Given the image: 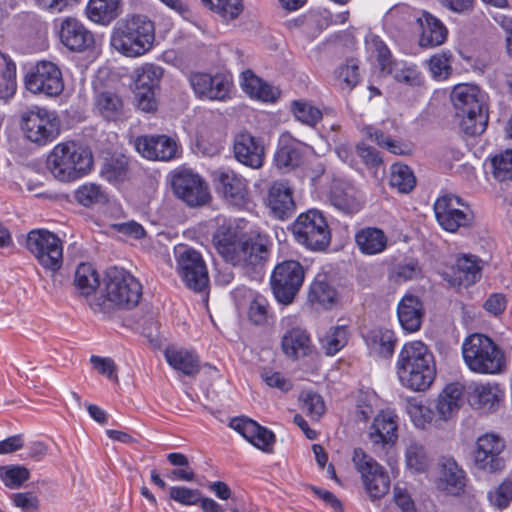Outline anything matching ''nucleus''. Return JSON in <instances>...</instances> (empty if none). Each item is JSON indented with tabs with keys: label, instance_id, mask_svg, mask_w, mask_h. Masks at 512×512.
Wrapping results in <instances>:
<instances>
[{
	"label": "nucleus",
	"instance_id": "obj_62",
	"mask_svg": "<svg viewBox=\"0 0 512 512\" xmlns=\"http://www.w3.org/2000/svg\"><path fill=\"white\" fill-rule=\"evenodd\" d=\"M261 378L269 387L279 389L281 392H288L293 387L292 382L277 371L264 369Z\"/></svg>",
	"mask_w": 512,
	"mask_h": 512
},
{
	"label": "nucleus",
	"instance_id": "obj_34",
	"mask_svg": "<svg viewBox=\"0 0 512 512\" xmlns=\"http://www.w3.org/2000/svg\"><path fill=\"white\" fill-rule=\"evenodd\" d=\"M469 405L477 410L490 412L499 402L496 388L489 384L471 383L465 387V392Z\"/></svg>",
	"mask_w": 512,
	"mask_h": 512
},
{
	"label": "nucleus",
	"instance_id": "obj_32",
	"mask_svg": "<svg viewBox=\"0 0 512 512\" xmlns=\"http://www.w3.org/2000/svg\"><path fill=\"white\" fill-rule=\"evenodd\" d=\"M387 54H389V51L386 47L379 50V63L382 66V70H387L394 80L399 83L410 87L422 85V74L415 65L407 66L403 63L390 64L386 57Z\"/></svg>",
	"mask_w": 512,
	"mask_h": 512
},
{
	"label": "nucleus",
	"instance_id": "obj_53",
	"mask_svg": "<svg viewBox=\"0 0 512 512\" xmlns=\"http://www.w3.org/2000/svg\"><path fill=\"white\" fill-rule=\"evenodd\" d=\"M408 413L414 425L418 428L424 429L427 425H434L436 427L441 425L440 420H438L436 411L434 412L432 409L425 405L410 404L408 407Z\"/></svg>",
	"mask_w": 512,
	"mask_h": 512
},
{
	"label": "nucleus",
	"instance_id": "obj_13",
	"mask_svg": "<svg viewBox=\"0 0 512 512\" xmlns=\"http://www.w3.org/2000/svg\"><path fill=\"white\" fill-rule=\"evenodd\" d=\"M24 84L31 93L43 94L48 97H56L64 89L62 72L51 61H39L25 75Z\"/></svg>",
	"mask_w": 512,
	"mask_h": 512
},
{
	"label": "nucleus",
	"instance_id": "obj_54",
	"mask_svg": "<svg viewBox=\"0 0 512 512\" xmlns=\"http://www.w3.org/2000/svg\"><path fill=\"white\" fill-rule=\"evenodd\" d=\"M487 498L493 507L499 510L507 508L512 501V480L504 479L498 486L488 491Z\"/></svg>",
	"mask_w": 512,
	"mask_h": 512
},
{
	"label": "nucleus",
	"instance_id": "obj_25",
	"mask_svg": "<svg viewBox=\"0 0 512 512\" xmlns=\"http://www.w3.org/2000/svg\"><path fill=\"white\" fill-rule=\"evenodd\" d=\"M467 482L466 472L451 457L442 458L437 489L449 495L458 496L464 492Z\"/></svg>",
	"mask_w": 512,
	"mask_h": 512
},
{
	"label": "nucleus",
	"instance_id": "obj_46",
	"mask_svg": "<svg viewBox=\"0 0 512 512\" xmlns=\"http://www.w3.org/2000/svg\"><path fill=\"white\" fill-rule=\"evenodd\" d=\"M163 69L155 64L146 63L137 69L135 90H155L158 88Z\"/></svg>",
	"mask_w": 512,
	"mask_h": 512
},
{
	"label": "nucleus",
	"instance_id": "obj_23",
	"mask_svg": "<svg viewBox=\"0 0 512 512\" xmlns=\"http://www.w3.org/2000/svg\"><path fill=\"white\" fill-rule=\"evenodd\" d=\"M306 145L295 139L289 132H284L278 140L274 162L278 169L285 172L295 169L302 163Z\"/></svg>",
	"mask_w": 512,
	"mask_h": 512
},
{
	"label": "nucleus",
	"instance_id": "obj_55",
	"mask_svg": "<svg viewBox=\"0 0 512 512\" xmlns=\"http://www.w3.org/2000/svg\"><path fill=\"white\" fill-rule=\"evenodd\" d=\"M348 342V331L345 326H337L330 330V332L322 340L323 349L329 356L335 355Z\"/></svg>",
	"mask_w": 512,
	"mask_h": 512
},
{
	"label": "nucleus",
	"instance_id": "obj_31",
	"mask_svg": "<svg viewBox=\"0 0 512 512\" xmlns=\"http://www.w3.org/2000/svg\"><path fill=\"white\" fill-rule=\"evenodd\" d=\"M397 315L402 328L416 332L421 328L424 307L421 300L414 295H405L397 308Z\"/></svg>",
	"mask_w": 512,
	"mask_h": 512
},
{
	"label": "nucleus",
	"instance_id": "obj_16",
	"mask_svg": "<svg viewBox=\"0 0 512 512\" xmlns=\"http://www.w3.org/2000/svg\"><path fill=\"white\" fill-rule=\"evenodd\" d=\"M55 29L60 43L71 52L83 53L95 48L94 33L76 17L59 19Z\"/></svg>",
	"mask_w": 512,
	"mask_h": 512
},
{
	"label": "nucleus",
	"instance_id": "obj_42",
	"mask_svg": "<svg viewBox=\"0 0 512 512\" xmlns=\"http://www.w3.org/2000/svg\"><path fill=\"white\" fill-rule=\"evenodd\" d=\"M0 99L11 98L17 88L16 84V64L6 54L0 52Z\"/></svg>",
	"mask_w": 512,
	"mask_h": 512
},
{
	"label": "nucleus",
	"instance_id": "obj_11",
	"mask_svg": "<svg viewBox=\"0 0 512 512\" xmlns=\"http://www.w3.org/2000/svg\"><path fill=\"white\" fill-rule=\"evenodd\" d=\"M304 278V268L296 260H285L276 265L271 275V287L278 302L290 304L299 292Z\"/></svg>",
	"mask_w": 512,
	"mask_h": 512
},
{
	"label": "nucleus",
	"instance_id": "obj_33",
	"mask_svg": "<svg viewBox=\"0 0 512 512\" xmlns=\"http://www.w3.org/2000/svg\"><path fill=\"white\" fill-rule=\"evenodd\" d=\"M95 111L107 121H120L125 117V104L120 95L113 91H102L94 99Z\"/></svg>",
	"mask_w": 512,
	"mask_h": 512
},
{
	"label": "nucleus",
	"instance_id": "obj_58",
	"mask_svg": "<svg viewBox=\"0 0 512 512\" xmlns=\"http://www.w3.org/2000/svg\"><path fill=\"white\" fill-rule=\"evenodd\" d=\"M301 399L303 402V411H305L312 419H319L325 412V404L319 394L311 391L305 392L302 394Z\"/></svg>",
	"mask_w": 512,
	"mask_h": 512
},
{
	"label": "nucleus",
	"instance_id": "obj_40",
	"mask_svg": "<svg viewBox=\"0 0 512 512\" xmlns=\"http://www.w3.org/2000/svg\"><path fill=\"white\" fill-rule=\"evenodd\" d=\"M242 87L243 90L251 97L259 99L264 102L274 101L278 97V90L264 82L261 78L256 76L251 70H246L242 73Z\"/></svg>",
	"mask_w": 512,
	"mask_h": 512
},
{
	"label": "nucleus",
	"instance_id": "obj_7",
	"mask_svg": "<svg viewBox=\"0 0 512 512\" xmlns=\"http://www.w3.org/2000/svg\"><path fill=\"white\" fill-rule=\"evenodd\" d=\"M292 234L301 246L314 252L325 251L331 243V230L323 213L310 209L292 224Z\"/></svg>",
	"mask_w": 512,
	"mask_h": 512
},
{
	"label": "nucleus",
	"instance_id": "obj_28",
	"mask_svg": "<svg viewBox=\"0 0 512 512\" xmlns=\"http://www.w3.org/2000/svg\"><path fill=\"white\" fill-rule=\"evenodd\" d=\"M478 257L462 255L457 258L452 276L448 279L452 286L469 287L481 279L482 267Z\"/></svg>",
	"mask_w": 512,
	"mask_h": 512
},
{
	"label": "nucleus",
	"instance_id": "obj_38",
	"mask_svg": "<svg viewBox=\"0 0 512 512\" xmlns=\"http://www.w3.org/2000/svg\"><path fill=\"white\" fill-rule=\"evenodd\" d=\"M355 241L359 250L366 255L381 253L387 246V237L385 233L376 227L360 229L355 234Z\"/></svg>",
	"mask_w": 512,
	"mask_h": 512
},
{
	"label": "nucleus",
	"instance_id": "obj_30",
	"mask_svg": "<svg viewBox=\"0 0 512 512\" xmlns=\"http://www.w3.org/2000/svg\"><path fill=\"white\" fill-rule=\"evenodd\" d=\"M283 353L293 360L312 353L313 345L309 334L300 327L287 330L281 339Z\"/></svg>",
	"mask_w": 512,
	"mask_h": 512
},
{
	"label": "nucleus",
	"instance_id": "obj_1",
	"mask_svg": "<svg viewBox=\"0 0 512 512\" xmlns=\"http://www.w3.org/2000/svg\"><path fill=\"white\" fill-rule=\"evenodd\" d=\"M213 244L227 263L247 273L260 272L270 256L269 240L260 233L238 234L221 227L213 236Z\"/></svg>",
	"mask_w": 512,
	"mask_h": 512
},
{
	"label": "nucleus",
	"instance_id": "obj_44",
	"mask_svg": "<svg viewBox=\"0 0 512 512\" xmlns=\"http://www.w3.org/2000/svg\"><path fill=\"white\" fill-rule=\"evenodd\" d=\"M390 186L400 193H409L416 186V177L411 168L402 163H395L390 168Z\"/></svg>",
	"mask_w": 512,
	"mask_h": 512
},
{
	"label": "nucleus",
	"instance_id": "obj_64",
	"mask_svg": "<svg viewBox=\"0 0 512 512\" xmlns=\"http://www.w3.org/2000/svg\"><path fill=\"white\" fill-rule=\"evenodd\" d=\"M12 501L23 512L37 511L39 508V499L31 492L15 493L12 495Z\"/></svg>",
	"mask_w": 512,
	"mask_h": 512
},
{
	"label": "nucleus",
	"instance_id": "obj_6",
	"mask_svg": "<svg viewBox=\"0 0 512 512\" xmlns=\"http://www.w3.org/2000/svg\"><path fill=\"white\" fill-rule=\"evenodd\" d=\"M462 354L470 370L482 374H495L504 367V355L491 338L472 334L462 344Z\"/></svg>",
	"mask_w": 512,
	"mask_h": 512
},
{
	"label": "nucleus",
	"instance_id": "obj_3",
	"mask_svg": "<svg viewBox=\"0 0 512 512\" xmlns=\"http://www.w3.org/2000/svg\"><path fill=\"white\" fill-rule=\"evenodd\" d=\"M155 26L146 15L131 14L119 19L114 25L111 47L126 57H139L153 46Z\"/></svg>",
	"mask_w": 512,
	"mask_h": 512
},
{
	"label": "nucleus",
	"instance_id": "obj_15",
	"mask_svg": "<svg viewBox=\"0 0 512 512\" xmlns=\"http://www.w3.org/2000/svg\"><path fill=\"white\" fill-rule=\"evenodd\" d=\"M353 463L361 474L365 488L373 499L386 495L390 488V478L384 468L361 448H356Z\"/></svg>",
	"mask_w": 512,
	"mask_h": 512
},
{
	"label": "nucleus",
	"instance_id": "obj_63",
	"mask_svg": "<svg viewBox=\"0 0 512 512\" xmlns=\"http://www.w3.org/2000/svg\"><path fill=\"white\" fill-rule=\"evenodd\" d=\"M90 362L92 366L102 375L106 376L108 379L118 382V376L116 373V364L109 357H100L93 355L90 358Z\"/></svg>",
	"mask_w": 512,
	"mask_h": 512
},
{
	"label": "nucleus",
	"instance_id": "obj_24",
	"mask_svg": "<svg viewBox=\"0 0 512 512\" xmlns=\"http://www.w3.org/2000/svg\"><path fill=\"white\" fill-rule=\"evenodd\" d=\"M267 206L274 217L284 220L290 218L296 204L293 198V190L286 181H275L268 190Z\"/></svg>",
	"mask_w": 512,
	"mask_h": 512
},
{
	"label": "nucleus",
	"instance_id": "obj_57",
	"mask_svg": "<svg viewBox=\"0 0 512 512\" xmlns=\"http://www.w3.org/2000/svg\"><path fill=\"white\" fill-rule=\"evenodd\" d=\"M406 464L417 472L423 471L427 466L425 448L417 441H410L405 452Z\"/></svg>",
	"mask_w": 512,
	"mask_h": 512
},
{
	"label": "nucleus",
	"instance_id": "obj_56",
	"mask_svg": "<svg viewBox=\"0 0 512 512\" xmlns=\"http://www.w3.org/2000/svg\"><path fill=\"white\" fill-rule=\"evenodd\" d=\"M492 174L500 182L512 180V150L494 156L491 159Z\"/></svg>",
	"mask_w": 512,
	"mask_h": 512
},
{
	"label": "nucleus",
	"instance_id": "obj_12",
	"mask_svg": "<svg viewBox=\"0 0 512 512\" xmlns=\"http://www.w3.org/2000/svg\"><path fill=\"white\" fill-rule=\"evenodd\" d=\"M22 130L31 142L45 145L60 133V123L54 113L33 107L22 114Z\"/></svg>",
	"mask_w": 512,
	"mask_h": 512
},
{
	"label": "nucleus",
	"instance_id": "obj_21",
	"mask_svg": "<svg viewBox=\"0 0 512 512\" xmlns=\"http://www.w3.org/2000/svg\"><path fill=\"white\" fill-rule=\"evenodd\" d=\"M190 85L199 98L224 100L230 89L229 81L222 75L194 72L189 76Z\"/></svg>",
	"mask_w": 512,
	"mask_h": 512
},
{
	"label": "nucleus",
	"instance_id": "obj_39",
	"mask_svg": "<svg viewBox=\"0 0 512 512\" xmlns=\"http://www.w3.org/2000/svg\"><path fill=\"white\" fill-rule=\"evenodd\" d=\"M165 358L170 366L187 376H195L200 370L199 359L192 351L168 347Z\"/></svg>",
	"mask_w": 512,
	"mask_h": 512
},
{
	"label": "nucleus",
	"instance_id": "obj_41",
	"mask_svg": "<svg viewBox=\"0 0 512 512\" xmlns=\"http://www.w3.org/2000/svg\"><path fill=\"white\" fill-rule=\"evenodd\" d=\"M309 300L325 309H330L337 303L338 293L325 276H318L310 286Z\"/></svg>",
	"mask_w": 512,
	"mask_h": 512
},
{
	"label": "nucleus",
	"instance_id": "obj_49",
	"mask_svg": "<svg viewBox=\"0 0 512 512\" xmlns=\"http://www.w3.org/2000/svg\"><path fill=\"white\" fill-rule=\"evenodd\" d=\"M291 111L298 121L309 126H315L322 119V112L304 100L292 101Z\"/></svg>",
	"mask_w": 512,
	"mask_h": 512
},
{
	"label": "nucleus",
	"instance_id": "obj_45",
	"mask_svg": "<svg viewBox=\"0 0 512 512\" xmlns=\"http://www.w3.org/2000/svg\"><path fill=\"white\" fill-rule=\"evenodd\" d=\"M128 172V160L125 156L106 158L101 166L100 175L109 182H122Z\"/></svg>",
	"mask_w": 512,
	"mask_h": 512
},
{
	"label": "nucleus",
	"instance_id": "obj_18",
	"mask_svg": "<svg viewBox=\"0 0 512 512\" xmlns=\"http://www.w3.org/2000/svg\"><path fill=\"white\" fill-rule=\"evenodd\" d=\"M172 188L175 195L190 207L205 205L210 198L205 181L188 169L173 174Z\"/></svg>",
	"mask_w": 512,
	"mask_h": 512
},
{
	"label": "nucleus",
	"instance_id": "obj_22",
	"mask_svg": "<svg viewBox=\"0 0 512 512\" xmlns=\"http://www.w3.org/2000/svg\"><path fill=\"white\" fill-rule=\"evenodd\" d=\"M229 426L255 447L265 452L271 451L275 442V435L272 431L260 426L257 422L242 416L233 418Z\"/></svg>",
	"mask_w": 512,
	"mask_h": 512
},
{
	"label": "nucleus",
	"instance_id": "obj_26",
	"mask_svg": "<svg viewBox=\"0 0 512 512\" xmlns=\"http://www.w3.org/2000/svg\"><path fill=\"white\" fill-rule=\"evenodd\" d=\"M465 387L459 383L454 382L445 386L439 394L435 411L440 423L452 420L459 412L463 403Z\"/></svg>",
	"mask_w": 512,
	"mask_h": 512
},
{
	"label": "nucleus",
	"instance_id": "obj_60",
	"mask_svg": "<svg viewBox=\"0 0 512 512\" xmlns=\"http://www.w3.org/2000/svg\"><path fill=\"white\" fill-rule=\"evenodd\" d=\"M450 54L442 53L430 58L429 66L433 76L437 79H446L450 72Z\"/></svg>",
	"mask_w": 512,
	"mask_h": 512
},
{
	"label": "nucleus",
	"instance_id": "obj_35",
	"mask_svg": "<svg viewBox=\"0 0 512 512\" xmlns=\"http://www.w3.org/2000/svg\"><path fill=\"white\" fill-rule=\"evenodd\" d=\"M422 28L420 45L423 47H436L443 44L447 38L448 30L445 25L428 12H423L419 18Z\"/></svg>",
	"mask_w": 512,
	"mask_h": 512
},
{
	"label": "nucleus",
	"instance_id": "obj_37",
	"mask_svg": "<svg viewBox=\"0 0 512 512\" xmlns=\"http://www.w3.org/2000/svg\"><path fill=\"white\" fill-rule=\"evenodd\" d=\"M121 13V0H89L86 16L100 25H109Z\"/></svg>",
	"mask_w": 512,
	"mask_h": 512
},
{
	"label": "nucleus",
	"instance_id": "obj_29",
	"mask_svg": "<svg viewBox=\"0 0 512 512\" xmlns=\"http://www.w3.org/2000/svg\"><path fill=\"white\" fill-rule=\"evenodd\" d=\"M218 189L226 200L233 205H243L245 203L248 191L246 180L227 169L220 171L217 175Z\"/></svg>",
	"mask_w": 512,
	"mask_h": 512
},
{
	"label": "nucleus",
	"instance_id": "obj_19",
	"mask_svg": "<svg viewBox=\"0 0 512 512\" xmlns=\"http://www.w3.org/2000/svg\"><path fill=\"white\" fill-rule=\"evenodd\" d=\"M136 150L149 160L169 161L177 157V143L166 135H143L135 139Z\"/></svg>",
	"mask_w": 512,
	"mask_h": 512
},
{
	"label": "nucleus",
	"instance_id": "obj_20",
	"mask_svg": "<svg viewBox=\"0 0 512 512\" xmlns=\"http://www.w3.org/2000/svg\"><path fill=\"white\" fill-rule=\"evenodd\" d=\"M233 152L236 160L241 164L259 169L263 166L265 148L262 141L248 132L235 135Z\"/></svg>",
	"mask_w": 512,
	"mask_h": 512
},
{
	"label": "nucleus",
	"instance_id": "obj_61",
	"mask_svg": "<svg viewBox=\"0 0 512 512\" xmlns=\"http://www.w3.org/2000/svg\"><path fill=\"white\" fill-rule=\"evenodd\" d=\"M267 302L262 297L254 298L248 309V319L255 325H263L267 322Z\"/></svg>",
	"mask_w": 512,
	"mask_h": 512
},
{
	"label": "nucleus",
	"instance_id": "obj_59",
	"mask_svg": "<svg viewBox=\"0 0 512 512\" xmlns=\"http://www.w3.org/2000/svg\"><path fill=\"white\" fill-rule=\"evenodd\" d=\"M169 496L172 500L182 505H196L198 504L201 492L197 489H191L185 486H173L170 488Z\"/></svg>",
	"mask_w": 512,
	"mask_h": 512
},
{
	"label": "nucleus",
	"instance_id": "obj_50",
	"mask_svg": "<svg viewBox=\"0 0 512 512\" xmlns=\"http://www.w3.org/2000/svg\"><path fill=\"white\" fill-rule=\"evenodd\" d=\"M212 11L227 20L239 17L244 6L242 0H202Z\"/></svg>",
	"mask_w": 512,
	"mask_h": 512
},
{
	"label": "nucleus",
	"instance_id": "obj_52",
	"mask_svg": "<svg viewBox=\"0 0 512 512\" xmlns=\"http://www.w3.org/2000/svg\"><path fill=\"white\" fill-rule=\"evenodd\" d=\"M30 477V471L22 465L0 466V479L4 484L11 488L17 489L27 481Z\"/></svg>",
	"mask_w": 512,
	"mask_h": 512
},
{
	"label": "nucleus",
	"instance_id": "obj_5",
	"mask_svg": "<svg viewBox=\"0 0 512 512\" xmlns=\"http://www.w3.org/2000/svg\"><path fill=\"white\" fill-rule=\"evenodd\" d=\"M91 151L74 141L57 144L47 158V167L62 182L74 181L86 175L92 168Z\"/></svg>",
	"mask_w": 512,
	"mask_h": 512
},
{
	"label": "nucleus",
	"instance_id": "obj_51",
	"mask_svg": "<svg viewBox=\"0 0 512 512\" xmlns=\"http://www.w3.org/2000/svg\"><path fill=\"white\" fill-rule=\"evenodd\" d=\"M75 199L85 207L102 204L107 200L101 186L95 183H86L80 186L75 191Z\"/></svg>",
	"mask_w": 512,
	"mask_h": 512
},
{
	"label": "nucleus",
	"instance_id": "obj_47",
	"mask_svg": "<svg viewBox=\"0 0 512 512\" xmlns=\"http://www.w3.org/2000/svg\"><path fill=\"white\" fill-rule=\"evenodd\" d=\"M369 345L381 357H390L393 354L396 342L393 331L389 329L373 330L369 335Z\"/></svg>",
	"mask_w": 512,
	"mask_h": 512
},
{
	"label": "nucleus",
	"instance_id": "obj_43",
	"mask_svg": "<svg viewBox=\"0 0 512 512\" xmlns=\"http://www.w3.org/2000/svg\"><path fill=\"white\" fill-rule=\"evenodd\" d=\"M74 284L81 295H91L99 286V275L90 263H81L75 271Z\"/></svg>",
	"mask_w": 512,
	"mask_h": 512
},
{
	"label": "nucleus",
	"instance_id": "obj_4",
	"mask_svg": "<svg viewBox=\"0 0 512 512\" xmlns=\"http://www.w3.org/2000/svg\"><path fill=\"white\" fill-rule=\"evenodd\" d=\"M461 129L469 136L481 135L488 124L487 94L473 84L456 85L451 92Z\"/></svg>",
	"mask_w": 512,
	"mask_h": 512
},
{
	"label": "nucleus",
	"instance_id": "obj_36",
	"mask_svg": "<svg viewBox=\"0 0 512 512\" xmlns=\"http://www.w3.org/2000/svg\"><path fill=\"white\" fill-rule=\"evenodd\" d=\"M329 201L338 210L353 214L360 210L361 202L357 197V192L352 186L345 185L341 182H334L330 194Z\"/></svg>",
	"mask_w": 512,
	"mask_h": 512
},
{
	"label": "nucleus",
	"instance_id": "obj_8",
	"mask_svg": "<svg viewBox=\"0 0 512 512\" xmlns=\"http://www.w3.org/2000/svg\"><path fill=\"white\" fill-rule=\"evenodd\" d=\"M26 248L40 266L51 273H57L63 264L61 239L46 229L31 230L26 237Z\"/></svg>",
	"mask_w": 512,
	"mask_h": 512
},
{
	"label": "nucleus",
	"instance_id": "obj_14",
	"mask_svg": "<svg viewBox=\"0 0 512 512\" xmlns=\"http://www.w3.org/2000/svg\"><path fill=\"white\" fill-rule=\"evenodd\" d=\"M177 272L185 285L196 292L203 291L209 283V276L202 255L187 247L176 250Z\"/></svg>",
	"mask_w": 512,
	"mask_h": 512
},
{
	"label": "nucleus",
	"instance_id": "obj_48",
	"mask_svg": "<svg viewBox=\"0 0 512 512\" xmlns=\"http://www.w3.org/2000/svg\"><path fill=\"white\" fill-rule=\"evenodd\" d=\"M359 67L354 59L347 60L346 64L335 70V80L338 86L350 92L359 83Z\"/></svg>",
	"mask_w": 512,
	"mask_h": 512
},
{
	"label": "nucleus",
	"instance_id": "obj_27",
	"mask_svg": "<svg viewBox=\"0 0 512 512\" xmlns=\"http://www.w3.org/2000/svg\"><path fill=\"white\" fill-rule=\"evenodd\" d=\"M397 416L391 412H381L371 425L369 439L374 446H392L398 439Z\"/></svg>",
	"mask_w": 512,
	"mask_h": 512
},
{
	"label": "nucleus",
	"instance_id": "obj_17",
	"mask_svg": "<svg viewBox=\"0 0 512 512\" xmlns=\"http://www.w3.org/2000/svg\"><path fill=\"white\" fill-rule=\"evenodd\" d=\"M504 441L495 434L480 436L473 453L474 466L485 473H498L505 468Z\"/></svg>",
	"mask_w": 512,
	"mask_h": 512
},
{
	"label": "nucleus",
	"instance_id": "obj_2",
	"mask_svg": "<svg viewBox=\"0 0 512 512\" xmlns=\"http://www.w3.org/2000/svg\"><path fill=\"white\" fill-rule=\"evenodd\" d=\"M396 372L402 386L413 391H425L436 376L434 356L423 342H408L399 352Z\"/></svg>",
	"mask_w": 512,
	"mask_h": 512
},
{
	"label": "nucleus",
	"instance_id": "obj_9",
	"mask_svg": "<svg viewBox=\"0 0 512 512\" xmlns=\"http://www.w3.org/2000/svg\"><path fill=\"white\" fill-rule=\"evenodd\" d=\"M105 297L122 308L135 307L142 297V285L128 271L111 267L105 275Z\"/></svg>",
	"mask_w": 512,
	"mask_h": 512
},
{
	"label": "nucleus",
	"instance_id": "obj_10",
	"mask_svg": "<svg viewBox=\"0 0 512 512\" xmlns=\"http://www.w3.org/2000/svg\"><path fill=\"white\" fill-rule=\"evenodd\" d=\"M434 212L438 224L451 233L470 227L474 221L469 205L454 194L440 196L434 203Z\"/></svg>",
	"mask_w": 512,
	"mask_h": 512
}]
</instances>
